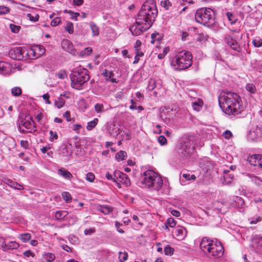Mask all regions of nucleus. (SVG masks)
Here are the masks:
<instances>
[{
    "instance_id": "1",
    "label": "nucleus",
    "mask_w": 262,
    "mask_h": 262,
    "mask_svg": "<svg viewBox=\"0 0 262 262\" xmlns=\"http://www.w3.org/2000/svg\"><path fill=\"white\" fill-rule=\"evenodd\" d=\"M219 103L223 112L228 115L239 114L244 110L241 97L234 92L221 93L219 98Z\"/></svg>"
},
{
    "instance_id": "2",
    "label": "nucleus",
    "mask_w": 262,
    "mask_h": 262,
    "mask_svg": "<svg viewBox=\"0 0 262 262\" xmlns=\"http://www.w3.org/2000/svg\"><path fill=\"white\" fill-rule=\"evenodd\" d=\"M200 247L205 253L214 258H220L224 254V247L221 242L217 241L214 242L204 237L201 242Z\"/></svg>"
},
{
    "instance_id": "3",
    "label": "nucleus",
    "mask_w": 262,
    "mask_h": 262,
    "mask_svg": "<svg viewBox=\"0 0 262 262\" xmlns=\"http://www.w3.org/2000/svg\"><path fill=\"white\" fill-rule=\"evenodd\" d=\"M157 14L158 10L155 3L152 0H149L142 5L137 18L139 20H142L151 26Z\"/></svg>"
},
{
    "instance_id": "4",
    "label": "nucleus",
    "mask_w": 262,
    "mask_h": 262,
    "mask_svg": "<svg viewBox=\"0 0 262 262\" xmlns=\"http://www.w3.org/2000/svg\"><path fill=\"white\" fill-rule=\"evenodd\" d=\"M141 183L151 190H159L163 181L160 175L152 170H147L141 177Z\"/></svg>"
},
{
    "instance_id": "5",
    "label": "nucleus",
    "mask_w": 262,
    "mask_h": 262,
    "mask_svg": "<svg viewBox=\"0 0 262 262\" xmlns=\"http://www.w3.org/2000/svg\"><path fill=\"white\" fill-rule=\"evenodd\" d=\"M192 63L191 53L187 51H182L178 53L172 58L170 65L174 70L181 71L190 67Z\"/></svg>"
},
{
    "instance_id": "6",
    "label": "nucleus",
    "mask_w": 262,
    "mask_h": 262,
    "mask_svg": "<svg viewBox=\"0 0 262 262\" xmlns=\"http://www.w3.org/2000/svg\"><path fill=\"white\" fill-rule=\"evenodd\" d=\"M87 69L80 65L77 66L71 74V86L76 90H81L82 85L90 78Z\"/></svg>"
},
{
    "instance_id": "7",
    "label": "nucleus",
    "mask_w": 262,
    "mask_h": 262,
    "mask_svg": "<svg viewBox=\"0 0 262 262\" xmlns=\"http://www.w3.org/2000/svg\"><path fill=\"white\" fill-rule=\"evenodd\" d=\"M195 18L199 24L209 27L214 23V12L209 8H200L195 12Z\"/></svg>"
},
{
    "instance_id": "8",
    "label": "nucleus",
    "mask_w": 262,
    "mask_h": 262,
    "mask_svg": "<svg viewBox=\"0 0 262 262\" xmlns=\"http://www.w3.org/2000/svg\"><path fill=\"white\" fill-rule=\"evenodd\" d=\"M9 56L15 60H29L28 47H15L11 49Z\"/></svg>"
},
{
    "instance_id": "9",
    "label": "nucleus",
    "mask_w": 262,
    "mask_h": 262,
    "mask_svg": "<svg viewBox=\"0 0 262 262\" xmlns=\"http://www.w3.org/2000/svg\"><path fill=\"white\" fill-rule=\"evenodd\" d=\"M151 27L149 24H146L142 20H139L137 17L135 23L129 28V30L134 36H138Z\"/></svg>"
},
{
    "instance_id": "10",
    "label": "nucleus",
    "mask_w": 262,
    "mask_h": 262,
    "mask_svg": "<svg viewBox=\"0 0 262 262\" xmlns=\"http://www.w3.org/2000/svg\"><path fill=\"white\" fill-rule=\"evenodd\" d=\"M29 59H35L42 55L46 52L45 48L40 45L34 46L32 48L28 47Z\"/></svg>"
},
{
    "instance_id": "11",
    "label": "nucleus",
    "mask_w": 262,
    "mask_h": 262,
    "mask_svg": "<svg viewBox=\"0 0 262 262\" xmlns=\"http://www.w3.org/2000/svg\"><path fill=\"white\" fill-rule=\"evenodd\" d=\"M261 129L258 126L252 127L247 135L248 140L251 142L258 141L261 139Z\"/></svg>"
},
{
    "instance_id": "12",
    "label": "nucleus",
    "mask_w": 262,
    "mask_h": 262,
    "mask_svg": "<svg viewBox=\"0 0 262 262\" xmlns=\"http://www.w3.org/2000/svg\"><path fill=\"white\" fill-rule=\"evenodd\" d=\"M246 160L251 166L255 167V169L262 168V156L260 155H249Z\"/></svg>"
},
{
    "instance_id": "13",
    "label": "nucleus",
    "mask_w": 262,
    "mask_h": 262,
    "mask_svg": "<svg viewBox=\"0 0 262 262\" xmlns=\"http://www.w3.org/2000/svg\"><path fill=\"white\" fill-rule=\"evenodd\" d=\"M114 182L119 184L120 183L126 186L130 184V180L127 176L119 170L115 171V178Z\"/></svg>"
},
{
    "instance_id": "14",
    "label": "nucleus",
    "mask_w": 262,
    "mask_h": 262,
    "mask_svg": "<svg viewBox=\"0 0 262 262\" xmlns=\"http://www.w3.org/2000/svg\"><path fill=\"white\" fill-rule=\"evenodd\" d=\"M22 126L26 129V130H24V132L32 133L36 131L35 123L31 118L26 117L23 121Z\"/></svg>"
},
{
    "instance_id": "15",
    "label": "nucleus",
    "mask_w": 262,
    "mask_h": 262,
    "mask_svg": "<svg viewBox=\"0 0 262 262\" xmlns=\"http://www.w3.org/2000/svg\"><path fill=\"white\" fill-rule=\"evenodd\" d=\"M252 247L256 252L262 254V237L256 236L252 242Z\"/></svg>"
},
{
    "instance_id": "16",
    "label": "nucleus",
    "mask_w": 262,
    "mask_h": 262,
    "mask_svg": "<svg viewBox=\"0 0 262 262\" xmlns=\"http://www.w3.org/2000/svg\"><path fill=\"white\" fill-rule=\"evenodd\" d=\"M61 46L64 51L69 52V53L72 55H75L76 54V50L72 43L69 40H63L61 42Z\"/></svg>"
},
{
    "instance_id": "17",
    "label": "nucleus",
    "mask_w": 262,
    "mask_h": 262,
    "mask_svg": "<svg viewBox=\"0 0 262 262\" xmlns=\"http://www.w3.org/2000/svg\"><path fill=\"white\" fill-rule=\"evenodd\" d=\"M174 235L179 241L183 240L186 236L187 231L184 227L178 226L174 230Z\"/></svg>"
},
{
    "instance_id": "18",
    "label": "nucleus",
    "mask_w": 262,
    "mask_h": 262,
    "mask_svg": "<svg viewBox=\"0 0 262 262\" xmlns=\"http://www.w3.org/2000/svg\"><path fill=\"white\" fill-rule=\"evenodd\" d=\"M230 204L232 206L238 208L243 209L246 207L244 200L238 196H233Z\"/></svg>"
},
{
    "instance_id": "19",
    "label": "nucleus",
    "mask_w": 262,
    "mask_h": 262,
    "mask_svg": "<svg viewBox=\"0 0 262 262\" xmlns=\"http://www.w3.org/2000/svg\"><path fill=\"white\" fill-rule=\"evenodd\" d=\"M245 177L247 181H251L257 186H260L262 185V180L257 176L247 172L246 173Z\"/></svg>"
},
{
    "instance_id": "20",
    "label": "nucleus",
    "mask_w": 262,
    "mask_h": 262,
    "mask_svg": "<svg viewBox=\"0 0 262 262\" xmlns=\"http://www.w3.org/2000/svg\"><path fill=\"white\" fill-rule=\"evenodd\" d=\"M57 173L63 178L70 180L72 177V174L68 170L63 168L59 169L57 170Z\"/></svg>"
},
{
    "instance_id": "21",
    "label": "nucleus",
    "mask_w": 262,
    "mask_h": 262,
    "mask_svg": "<svg viewBox=\"0 0 262 262\" xmlns=\"http://www.w3.org/2000/svg\"><path fill=\"white\" fill-rule=\"evenodd\" d=\"M134 52L135 54L139 55H144L142 49V42L140 40H137L134 46Z\"/></svg>"
},
{
    "instance_id": "22",
    "label": "nucleus",
    "mask_w": 262,
    "mask_h": 262,
    "mask_svg": "<svg viewBox=\"0 0 262 262\" xmlns=\"http://www.w3.org/2000/svg\"><path fill=\"white\" fill-rule=\"evenodd\" d=\"M19 246V245L18 243H17L15 241H10L8 242L6 245H5V247L4 248V251H7L8 250H14V249H17Z\"/></svg>"
},
{
    "instance_id": "23",
    "label": "nucleus",
    "mask_w": 262,
    "mask_h": 262,
    "mask_svg": "<svg viewBox=\"0 0 262 262\" xmlns=\"http://www.w3.org/2000/svg\"><path fill=\"white\" fill-rule=\"evenodd\" d=\"M208 35L204 33H198L194 36L195 39L200 42H205L208 39Z\"/></svg>"
},
{
    "instance_id": "24",
    "label": "nucleus",
    "mask_w": 262,
    "mask_h": 262,
    "mask_svg": "<svg viewBox=\"0 0 262 262\" xmlns=\"http://www.w3.org/2000/svg\"><path fill=\"white\" fill-rule=\"evenodd\" d=\"M89 26L92 32L93 36H98L99 34V27L93 22H91L89 24Z\"/></svg>"
},
{
    "instance_id": "25",
    "label": "nucleus",
    "mask_w": 262,
    "mask_h": 262,
    "mask_svg": "<svg viewBox=\"0 0 262 262\" xmlns=\"http://www.w3.org/2000/svg\"><path fill=\"white\" fill-rule=\"evenodd\" d=\"M68 213L66 210H58L56 212L55 217L58 220H62L68 215Z\"/></svg>"
},
{
    "instance_id": "26",
    "label": "nucleus",
    "mask_w": 262,
    "mask_h": 262,
    "mask_svg": "<svg viewBox=\"0 0 262 262\" xmlns=\"http://www.w3.org/2000/svg\"><path fill=\"white\" fill-rule=\"evenodd\" d=\"M98 210L104 214L107 215L113 211V208L107 205H101L99 206Z\"/></svg>"
},
{
    "instance_id": "27",
    "label": "nucleus",
    "mask_w": 262,
    "mask_h": 262,
    "mask_svg": "<svg viewBox=\"0 0 262 262\" xmlns=\"http://www.w3.org/2000/svg\"><path fill=\"white\" fill-rule=\"evenodd\" d=\"M11 93L12 96L18 97L21 95L22 90L19 86H14L11 89Z\"/></svg>"
},
{
    "instance_id": "28",
    "label": "nucleus",
    "mask_w": 262,
    "mask_h": 262,
    "mask_svg": "<svg viewBox=\"0 0 262 262\" xmlns=\"http://www.w3.org/2000/svg\"><path fill=\"white\" fill-rule=\"evenodd\" d=\"M98 119L94 118L93 120L87 123L86 129L89 131L92 130L98 124Z\"/></svg>"
},
{
    "instance_id": "29",
    "label": "nucleus",
    "mask_w": 262,
    "mask_h": 262,
    "mask_svg": "<svg viewBox=\"0 0 262 262\" xmlns=\"http://www.w3.org/2000/svg\"><path fill=\"white\" fill-rule=\"evenodd\" d=\"M226 43L229 46L232 43H234V41H236L235 36L233 34H230L226 36L225 38Z\"/></svg>"
},
{
    "instance_id": "30",
    "label": "nucleus",
    "mask_w": 262,
    "mask_h": 262,
    "mask_svg": "<svg viewBox=\"0 0 262 262\" xmlns=\"http://www.w3.org/2000/svg\"><path fill=\"white\" fill-rule=\"evenodd\" d=\"M203 102L202 100L198 99L197 101L192 102V106L194 110L199 111L203 105Z\"/></svg>"
},
{
    "instance_id": "31",
    "label": "nucleus",
    "mask_w": 262,
    "mask_h": 262,
    "mask_svg": "<svg viewBox=\"0 0 262 262\" xmlns=\"http://www.w3.org/2000/svg\"><path fill=\"white\" fill-rule=\"evenodd\" d=\"M27 18L32 22H36L39 19V15L35 12H32L27 14Z\"/></svg>"
},
{
    "instance_id": "32",
    "label": "nucleus",
    "mask_w": 262,
    "mask_h": 262,
    "mask_svg": "<svg viewBox=\"0 0 262 262\" xmlns=\"http://www.w3.org/2000/svg\"><path fill=\"white\" fill-rule=\"evenodd\" d=\"M157 87L158 85L156 80L152 78L150 79L148 82V84L147 86V89L149 91H151Z\"/></svg>"
},
{
    "instance_id": "33",
    "label": "nucleus",
    "mask_w": 262,
    "mask_h": 262,
    "mask_svg": "<svg viewBox=\"0 0 262 262\" xmlns=\"http://www.w3.org/2000/svg\"><path fill=\"white\" fill-rule=\"evenodd\" d=\"M234 178V175L233 174H226L224 176V179L223 180V183L224 185H229L231 183V180H232Z\"/></svg>"
},
{
    "instance_id": "34",
    "label": "nucleus",
    "mask_w": 262,
    "mask_h": 262,
    "mask_svg": "<svg viewBox=\"0 0 262 262\" xmlns=\"http://www.w3.org/2000/svg\"><path fill=\"white\" fill-rule=\"evenodd\" d=\"M127 154L126 152L123 150H120L115 155L116 159L118 161H122L125 159V158L126 157Z\"/></svg>"
},
{
    "instance_id": "35",
    "label": "nucleus",
    "mask_w": 262,
    "mask_h": 262,
    "mask_svg": "<svg viewBox=\"0 0 262 262\" xmlns=\"http://www.w3.org/2000/svg\"><path fill=\"white\" fill-rule=\"evenodd\" d=\"M226 16L231 24H234L237 20L236 16H234L232 13L228 12L226 13Z\"/></svg>"
},
{
    "instance_id": "36",
    "label": "nucleus",
    "mask_w": 262,
    "mask_h": 262,
    "mask_svg": "<svg viewBox=\"0 0 262 262\" xmlns=\"http://www.w3.org/2000/svg\"><path fill=\"white\" fill-rule=\"evenodd\" d=\"M72 129L77 134H80L81 131H83L84 129L83 127L80 124H73Z\"/></svg>"
},
{
    "instance_id": "37",
    "label": "nucleus",
    "mask_w": 262,
    "mask_h": 262,
    "mask_svg": "<svg viewBox=\"0 0 262 262\" xmlns=\"http://www.w3.org/2000/svg\"><path fill=\"white\" fill-rule=\"evenodd\" d=\"M58 136L57 133L55 131L50 130L49 132V140L50 142H53L56 141L58 139Z\"/></svg>"
},
{
    "instance_id": "38",
    "label": "nucleus",
    "mask_w": 262,
    "mask_h": 262,
    "mask_svg": "<svg viewBox=\"0 0 262 262\" xmlns=\"http://www.w3.org/2000/svg\"><path fill=\"white\" fill-rule=\"evenodd\" d=\"M262 220L261 217L260 215H256L254 216L249 218V221L250 224H256L257 223L260 222Z\"/></svg>"
},
{
    "instance_id": "39",
    "label": "nucleus",
    "mask_w": 262,
    "mask_h": 262,
    "mask_svg": "<svg viewBox=\"0 0 262 262\" xmlns=\"http://www.w3.org/2000/svg\"><path fill=\"white\" fill-rule=\"evenodd\" d=\"M43 257L48 262H52L55 259V256L51 253H47L43 254Z\"/></svg>"
},
{
    "instance_id": "40",
    "label": "nucleus",
    "mask_w": 262,
    "mask_h": 262,
    "mask_svg": "<svg viewBox=\"0 0 262 262\" xmlns=\"http://www.w3.org/2000/svg\"><path fill=\"white\" fill-rule=\"evenodd\" d=\"M176 225V221L172 217L168 218L166 222V229H168V226L170 227L173 228Z\"/></svg>"
},
{
    "instance_id": "41",
    "label": "nucleus",
    "mask_w": 262,
    "mask_h": 262,
    "mask_svg": "<svg viewBox=\"0 0 262 262\" xmlns=\"http://www.w3.org/2000/svg\"><path fill=\"white\" fill-rule=\"evenodd\" d=\"M182 148L184 150V152L183 154L184 155H186L188 154H189L192 150H193L194 149V146H189V147H187V145L186 144L182 145Z\"/></svg>"
},
{
    "instance_id": "42",
    "label": "nucleus",
    "mask_w": 262,
    "mask_h": 262,
    "mask_svg": "<svg viewBox=\"0 0 262 262\" xmlns=\"http://www.w3.org/2000/svg\"><path fill=\"white\" fill-rule=\"evenodd\" d=\"M19 238L24 243H26L31 238V235L30 233H26L21 234L19 235Z\"/></svg>"
},
{
    "instance_id": "43",
    "label": "nucleus",
    "mask_w": 262,
    "mask_h": 262,
    "mask_svg": "<svg viewBox=\"0 0 262 262\" xmlns=\"http://www.w3.org/2000/svg\"><path fill=\"white\" fill-rule=\"evenodd\" d=\"M40 150L43 154H47L49 157H51L53 154V151L50 150L49 146H43L40 148Z\"/></svg>"
},
{
    "instance_id": "44",
    "label": "nucleus",
    "mask_w": 262,
    "mask_h": 262,
    "mask_svg": "<svg viewBox=\"0 0 262 262\" xmlns=\"http://www.w3.org/2000/svg\"><path fill=\"white\" fill-rule=\"evenodd\" d=\"M246 90L251 94H254L256 91L255 86L252 83H247L246 85Z\"/></svg>"
},
{
    "instance_id": "45",
    "label": "nucleus",
    "mask_w": 262,
    "mask_h": 262,
    "mask_svg": "<svg viewBox=\"0 0 262 262\" xmlns=\"http://www.w3.org/2000/svg\"><path fill=\"white\" fill-rule=\"evenodd\" d=\"M95 111L98 114H101L104 112V106L101 103H97L94 106Z\"/></svg>"
},
{
    "instance_id": "46",
    "label": "nucleus",
    "mask_w": 262,
    "mask_h": 262,
    "mask_svg": "<svg viewBox=\"0 0 262 262\" xmlns=\"http://www.w3.org/2000/svg\"><path fill=\"white\" fill-rule=\"evenodd\" d=\"M9 28L11 32L13 33H18L20 30V26L16 25L13 24H10L9 25Z\"/></svg>"
},
{
    "instance_id": "47",
    "label": "nucleus",
    "mask_w": 262,
    "mask_h": 262,
    "mask_svg": "<svg viewBox=\"0 0 262 262\" xmlns=\"http://www.w3.org/2000/svg\"><path fill=\"white\" fill-rule=\"evenodd\" d=\"M252 44L255 47H260L262 46V39L259 37H256L253 39Z\"/></svg>"
},
{
    "instance_id": "48",
    "label": "nucleus",
    "mask_w": 262,
    "mask_h": 262,
    "mask_svg": "<svg viewBox=\"0 0 262 262\" xmlns=\"http://www.w3.org/2000/svg\"><path fill=\"white\" fill-rule=\"evenodd\" d=\"M62 196L63 199L67 203H70L72 201V198L70 193L68 192H63L62 193Z\"/></svg>"
},
{
    "instance_id": "49",
    "label": "nucleus",
    "mask_w": 262,
    "mask_h": 262,
    "mask_svg": "<svg viewBox=\"0 0 262 262\" xmlns=\"http://www.w3.org/2000/svg\"><path fill=\"white\" fill-rule=\"evenodd\" d=\"M65 30L69 34H73L74 32V27L73 23L71 22H68L65 27Z\"/></svg>"
},
{
    "instance_id": "50",
    "label": "nucleus",
    "mask_w": 262,
    "mask_h": 262,
    "mask_svg": "<svg viewBox=\"0 0 262 262\" xmlns=\"http://www.w3.org/2000/svg\"><path fill=\"white\" fill-rule=\"evenodd\" d=\"M164 253L167 255H172L174 252V249L171 247L169 245H167L164 248Z\"/></svg>"
},
{
    "instance_id": "51",
    "label": "nucleus",
    "mask_w": 262,
    "mask_h": 262,
    "mask_svg": "<svg viewBox=\"0 0 262 262\" xmlns=\"http://www.w3.org/2000/svg\"><path fill=\"white\" fill-rule=\"evenodd\" d=\"M56 76L60 79H65L67 78V74L65 71L61 70L56 74Z\"/></svg>"
},
{
    "instance_id": "52",
    "label": "nucleus",
    "mask_w": 262,
    "mask_h": 262,
    "mask_svg": "<svg viewBox=\"0 0 262 262\" xmlns=\"http://www.w3.org/2000/svg\"><path fill=\"white\" fill-rule=\"evenodd\" d=\"M182 177L186 180H194L196 179L194 174H190L189 173H183Z\"/></svg>"
},
{
    "instance_id": "53",
    "label": "nucleus",
    "mask_w": 262,
    "mask_h": 262,
    "mask_svg": "<svg viewBox=\"0 0 262 262\" xmlns=\"http://www.w3.org/2000/svg\"><path fill=\"white\" fill-rule=\"evenodd\" d=\"M119 258L121 262L125 261L128 257V254L126 252H119Z\"/></svg>"
},
{
    "instance_id": "54",
    "label": "nucleus",
    "mask_w": 262,
    "mask_h": 262,
    "mask_svg": "<svg viewBox=\"0 0 262 262\" xmlns=\"http://www.w3.org/2000/svg\"><path fill=\"white\" fill-rule=\"evenodd\" d=\"M64 101L61 99H59L58 100H56L54 102L55 106L58 108H60L62 107L64 104Z\"/></svg>"
},
{
    "instance_id": "55",
    "label": "nucleus",
    "mask_w": 262,
    "mask_h": 262,
    "mask_svg": "<svg viewBox=\"0 0 262 262\" xmlns=\"http://www.w3.org/2000/svg\"><path fill=\"white\" fill-rule=\"evenodd\" d=\"M95 178L94 174L92 172H88L86 174L85 179L90 182H93Z\"/></svg>"
},
{
    "instance_id": "56",
    "label": "nucleus",
    "mask_w": 262,
    "mask_h": 262,
    "mask_svg": "<svg viewBox=\"0 0 262 262\" xmlns=\"http://www.w3.org/2000/svg\"><path fill=\"white\" fill-rule=\"evenodd\" d=\"M61 23V18L58 17H55L51 22V26L52 27L57 26Z\"/></svg>"
},
{
    "instance_id": "57",
    "label": "nucleus",
    "mask_w": 262,
    "mask_h": 262,
    "mask_svg": "<svg viewBox=\"0 0 262 262\" xmlns=\"http://www.w3.org/2000/svg\"><path fill=\"white\" fill-rule=\"evenodd\" d=\"M4 183L5 184H6L14 189V187H15L14 185H15L16 182L8 179H5L4 181Z\"/></svg>"
},
{
    "instance_id": "58",
    "label": "nucleus",
    "mask_w": 262,
    "mask_h": 262,
    "mask_svg": "<svg viewBox=\"0 0 262 262\" xmlns=\"http://www.w3.org/2000/svg\"><path fill=\"white\" fill-rule=\"evenodd\" d=\"M161 5L162 7H164L166 10H168L169 7L171 6V4L169 1L165 0L163 1H161Z\"/></svg>"
},
{
    "instance_id": "59",
    "label": "nucleus",
    "mask_w": 262,
    "mask_h": 262,
    "mask_svg": "<svg viewBox=\"0 0 262 262\" xmlns=\"http://www.w3.org/2000/svg\"><path fill=\"white\" fill-rule=\"evenodd\" d=\"M229 47L233 50H235V51H239V49H240V47H239V45L238 44V43L237 42V40L236 41H234V43H232V44L229 46Z\"/></svg>"
},
{
    "instance_id": "60",
    "label": "nucleus",
    "mask_w": 262,
    "mask_h": 262,
    "mask_svg": "<svg viewBox=\"0 0 262 262\" xmlns=\"http://www.w3.org/2000/svg\"><path fill=\"white\" fill-rule=\"evenodd\" d=\"M21 146L25 149L29 148L30 146V143L28 141L26 140H22L20 141Z\"/></svg>"
},
{
    "instance_id": "61",
    "label": "nucleus",
    "mask_w": 262,
    "mask_h": 262,
    "mask_svg": "<svg viewBox=\"0 0 262 262\" xmlns=\"http://www.w3.org/2000/svg\"><path fill=\"white\" fill-rule=\"evenodd\" d=\"M9 12V8L6 6H0V14H5Z\"/></svg>"
},
{
    "instance_id": "62",
    "label": "nucleus",
    "mask_w": 262,
    "mask_h": 262,
    "mask_svg": "<svg viewBox=\"0 0 262 262\" xmlns=\"http://www.w3.org/2000/svg\"><path fill=\"white\" fill-rule=\"evenodd\" d=\"M159 143L161 145H164L167 143V139L164 136H160L158 139Z\"/></svg>"
},
{
    "instance_id": "63",
    "label": "nucleus",
    "mask_w": 262,
    "mask_h": 262,
    "mask_svg": "<svg viewBox=\"0 0 262 262\" xmlns=\"http://www.w3.org/2000/svg\"><path fill=\"white\" fill-rule=\"evenodd\" d=\"M232 136V133L228 130H225L223 133V136L226 139H229Z\"/></svg>"
},
{
    "instance_id": "64",
    "label": "nucleus",
    "mask_w": 262,
    "mask_h": 262,
    "mask_svg": "<svg viewBox=\"0 0 262 262\" xmlns=\"http://www.w3.org/2000/svg\"><path fill=\"white\" fill-rule=\"evenodd\" d=\"M92 52V49L90 47H87L81 52L82 55H89Z\"/></svg>"
}]
</instances>
